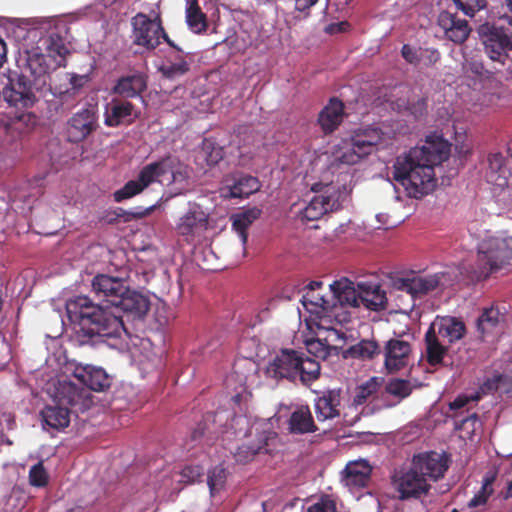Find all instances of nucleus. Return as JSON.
I'll return each mask as SVG.
<instances>
[{"label":"nucleus","instance_id":"nucleus-1","mask_svg":"<svg viewBox=\"0 0 512 512\" xmlns=\"http://www.w3.org/2000/svg\"><path fill=\"white\" fill-rule=\"evenodd\" d=\"M44 52L40 48L27 51L20 65L16 80L3 90L5 100L13 106L30 108L40 99H46L52 91L51 74L66 66L69 50L58 33H51L42 40Z\"/></svg>","mask_w":512,"mask_h":512},{"label":"nucleus","instance_id":"nucleus-2","mask_svg":"<svg viewBox=\"0 0 512 512\" xmlns=\"http://www.w3.org/2000/svg\"><path fill=\"white\" fill-rule=\"evenodd\" d=\"M450 144L441 136L430 135L421 147L399 155L393 164V178L408 196L422 198L436 186L434 168L448 159Z\"/></svg>","mask_w":512,"mask_h":512},{"label":"nucleus","instance_id":"nucleus-3","mask_svg":"<svg viewBox=\"0 0 512 512\" xmlns=\"http://www.w3.org/2000/svg\"><path fill=\"white\" fill-rule=\"evenodd\" d=\"M66 312L80 345L94 344L99 338H117L127 332L124 321L111 308L94 303L88 296H76L66 303Z\"/></svg>","mask_w":512,"mask_h":512},{"label":"nucleus","instance_id":"nucleus-4","mask_svg":"<svg viewBox=\"0 0 512 512\" xmlns=\"http://www.w3.org/2000/svg\"><path fill=\"white\" fill-rule=\"evenodd\" d=\"M321 366L318 361L294 349H281L267 364L265 375L275 381L287 380L309 387L319 379Z\"/></svg>","mask_w":512,"mask_h":512},{"label":"nucleus","instance_id":"nucleus-5","mask_svg":"<svg viewBox=\"0 0 512 512\" xmlns=\"http://www.w3.org/2000/svg\"><path fill=\"white\" fill-rule=\"evenodd\" d=\"M511 260L512 236L505 232L485 235L477 244V279H487Z\"/></svg>","mask_w":512,"mask_h":512},{"label":"nucleus","instance_id":"nucleus-6","mask_svg":"<svg viewBox=\"0 0 512 512\" xmlns=\"http://www.w3.org/2000/svg\"><path fill=\"white\" fill-rule=\"evenodd\" d=\"M132 44L141 48L143 52L154 51L164 40L171 48L183 54L184 51L166 33L160 15L150 18L139 12L131 18Z\"/></svg>","mask_w":512,"mask_h":512},{"label":"nucleus","instance_id":"nucleus-7","mask_svg":"<svg viewBox=\"0 0 512 512\" xmlns=\"http://www.w3.org/2000/svg\"><path fill=\"white\" fill-rule=\"evenodd\" d=\"M507 25L499 22H485L477 28L479 39L487 56L504 65L512 52V19L508 16Z\"/></svg>","mask_w":512,"mask_h":512},{"label":"nucleus","instance_id":"nucleus-8","mask_svg":"<svg viewBox=\"0 0 512 512\" xmlns=\"http://www.w3.org/2000/svg\"><path fill=\"white\" fill-rule=\"evenodd\" d=\"M98 128V109L95 105H86L73 113L66 123L67 140L80 143Z\"/></svg>","mask_w":512,"mask_h":512},{"label":"nucleus","instance_id":"nucleus-9","mask_svg":"<svg viewBox=\"0 0 512 512\" xmlns=\"http://www.w3.org/2000/svg\"><path fill=\"white\" fill-rule=\"evenodd\" d=\"M334 188L331 185L315 183L312 191L322 192L311 198L308 204L301 210L300 216L302 220L316 221L328 212L339 209V197L336 192L330 193Z\"/></svg>","mask_w":512,"mask_h":512},{"label":"nucleus","instance_id":"nucleus-10","mask_svg":"<svg viewBox=\"0 0 512 512\" xmlns=\"http://www.w3.org/2000/svg\"><path fill=\"white\" fill-rule=\"evenodd\" d=\"M54 402L70 406L76 413L85 412L93 404L91 393L83 385L78 386L69 380L58 381Z\"/></svg>","mask_w":512,"mask_h":512},{"label":"nucleus","instance_id":"nucleus-11","mask_svg":"<svg viewBox=\"0 0 512 512\" xmlns=\"http://www.w3.org/2000/svg\"><path fill=\"white\" fill-rule=\"evenodd\" d=\"M92 291L98 298L109 303L113 308L125 293L129 292L126 281L107 274H97L92 280Z\"/></svg>","mask_w":512,"mask_h":512},{"label":"nucleus","instance_id":"nucleus-12","mask_svg":"<svg viewBox=\"0 0 512 512\" xmlns=\"http://www.w3.org/2000/svg\"><path fill=\"white\" fill-rule=\"evenodd\" d=\"M260 188L257 177L239 172L225 177L220 193L224 198L242 199L256 193Z\"/></svg>","mask_w":512,"mask_h":512},{"label":"nucleus","instance_id":"nucleus-13","mask_svg":"<svg viewBox=\"0 0 512 512\" xmlns=\"http://www.w3.org/2000/svg\"><path fill=\"white\" fill-rule=\"evenodd\" d=\"M412 463L428 481L442 478L448 469L447 457L434 451L415 455Z\"/></svg>","mask_w":512,"mask_h":512},{"label":"nucleus","instance_id":"nucleus-14","mask_svg":"<svg viewBox=\"0 0 512 512\" xmlns=\"http://www.w3.org/2000/svg\"><path fill=\"white\" fill-rule=\"evenodd\" d=\"M411 344L408 341L392 338L384 347V365L388 372H396L406 367L411 354Z\"/></svg>","mask_w":512,"mask_h":512},{"label":"nucleus","instance_id":"nucleus-15","mask_svg":"<svg viewBox=\"0 0 512 512\" xmlns=\"http://www.w3.org/2000/svg\"><path fill=\"white\" fill-rule=\"evenodd\" d=\"M323 290L321 281H311L305 286L301 302L310 313L321 314L334 307L333 296L328 297Z\"/></svg>","mask_w":512,"mask_h":512},{"label":"nucleus","instance_id":"nucleus-16","mask_svg":"<svg viewBox=\"0 0 512 512\" xmlns=\"http://www.w3.org/2000/svg\"><path fill=\"white\" fill-rule=\"evenodd\" d=\"M430 489L429 481L415 469L414 464H411L409 470L401 475L398 481V491L401 499H408L411 497L418 498L426 494Z\"/></svg>","mask_w":512,"mask_h":512},{"label":"nucleus","instance_id":"nucleus-17","mask_svg":"<svg viewBox=\"0 0 512 512\" xmlns=\"http://www.w3.org/2000/svg\"><path fill=\"white\" fill-rule=\"evenodd\" d=\"M73 376L90 391H104L110 386V378L104 369L92 365H76Z\"/></svg>","mask_w":512,"mask_h":512},{"label":"nucleus","instance_id":"nucleus-18","mask_svg":"<svg viewBox=\"0 0 512 512\" xmlns=\"http://www.w3.org/2000/svg\"><path fill=\"white\" fill-rule=\"evenodd\" d=\"M506 314L498 306L491 305L482 309L476 320V329L481 338L501 333L505 327Z\"/></svg>","mask_w":512,"mask_h":512},{"label":"nucleus","instance_id":"nucleus-19","mask_svg":"<svg viewBox=\"0 0 512 512\" xmlns=\"http://www.w3.org/2000/svg\"><path fill=\"white\" fill-rule=\"evenodd\" d=\"M208 228V216L199 208L190 209L181 216L176 224L179 235L193 239L200 236Z\"/></svg>","mask_w":512,"mask_h":512},{"label":"nucleus","instance_id":"nucleus-20","mask_svg":"<svg viewBox=\"0 0 512 512\" xmlns=\"http://www.w3.org/2000/svg\"><path fill=\"white\" fill-rule=\"evenodd\" d=\"M438 25L443 29L445 36L456 44L465 42L471 31L466 20L459 19L448 11L439 14Z\"/></svg>","mask_w":512,"mask_h":512},{"label":"nucleus","instance_id":"nucleus-21","mask_svg":"<svg viewBox=\"0 0 512 512\" xmlns=\"http://www.w3.org/2000/svg\"><path fill=\"white\" fill-rule=\"evenodd\" d=\"M341 390L330 389L324 391L315 399L314 408L318 421L323 422L340 416Z\"/></svg>","mask_w":512,"mask_h":512},{"label":"nucleus","instance_id":"nucleus-22","mask_svg":"<svg viewBox=\"0 0 512 512\" xmlns=\"http://www.w3.org/2000/svg\"><path fill=\"white\" fill-rule=\"evenodd\" d=\"M147 89V75L143 72L120 77L112 88V93L124 99L137 98Z\"/></svg>","mask_w":512,"mask_h":512},{"label":"nucleus","instance_id":"nucleus-23","mask_svg":"<svg viewBox=\"0 0 512 512\" xmlns=\"http://www.w3.org/2000/svg\"><path fill=\"white\" fill-rule=\"evenodd\" d=\"M150 308L149 299L143 294L131 290L125 293L114 307L115 310H121L127 317L132 319H142Z\"/></svg>","mask_w":512,"mask_h":512},{"label":"nucleus","instance_id":"nucleus-24","mask_svg":"<svg viewBox=\"0 0 512 512\" xmlns=\"http://www.w3.org/2000/svg\"><path fill=\"white\" fill-rule=\"evenodd\" d=\"M135 106L125 100L112 98L111 102L107 105L105 111L104 123L108 127H118L122 124H131L134 120Z\"/></svg>","mask_w":512,"mask_h":512},{"label":"nucleus","instance_id":"nucleus-25","mask_svg":"<svg viewBox=\"0 0 512 512\" xmlns=\"http://www.w3.org/2000/svg\"><path fill=\"white\" fill-rule=\"evenodd\" d=\"M401 56L413 66L426 68L434 66L441 58V54L436 48L413 47L409 44L402 46Z\"/></svg>","mask_w":512,"mask_h":512},{"label":"nucleus","instance_id":"nucleus-26","mask_svg":"<svg viewBox=\"0 0 512 512\" xmlns=\"http://www.w3.org/2000/svg\"><path fill=\"white\" fill-rule=\"evenodd\" d=\"M509 176L510 169L507 167L504 155L500 152L489 153L485 170L487 182L498 187H505L508 185Z\"/></svg>","mask_w":512,"mask_h":512},{"label":"nucleus","instance_id":"nucleus-27","mask_svg":"<svg viewBox=\"0 0 512 512\" xmlns=\"http://www.w3.org/2000/svg\"><path fill=\"white\" fill-rule=\"evenodd\" d=\"M357 287L360 305L372 311H380L386 308V293L379 284L360 282Z\"/></svg>","mask_w":512,"mask_h":512},{"label":"nucleus","instance_id":"nucleus-28","mask_svg":"<svg viewBox=\"0 0 512 512\" xmlns=\"http://www.w3.org/2000/svg\"><path fill=\"white\" fill-rule=\"evenodd\" d=\"M440 284V275L433 274L425 277L415 276L402 278L396 282L399 290L411 294L413 297L425 295L435 290Z\"/></svg>","mask_w":512,"mask_h":512},{"label":"nucleus","instance_id":"nucleus-29","mask_svg":"<svg viewBox=\"0 0 512 512\" xmlns=\"http://www.w3.org/2000/svg\"><path fill=\"white\" fill-rule=\"evenodd\" d=\"M344 118V104L337 98H331L328 104L320 111L318 124L325 134L334 132Z\"/></svg>","mask_w":512,"mask_h":512},{"label":"nucleus","instance_id":"nucleus-30","mask_svg":"<svg viewBox=\"0 0 512 512\" xmlns=\"http://www.w3.org/2000/svg\"><path fill=\"white\" fill-rule=\"evenodd\" d=\"M349 138L354 142L357 151L366 157L381 143L383 132L377 127L368 126L354 130Z\"/></svg>","mask_w":512,"mask_h":512},{"label":"nucleus","instance_id":"nucleus-31","mask_svg":"<svg viewBox=\"0 0 512 512\" xmlns=\"http://www.w3.org/2000/svg\"><path fill=\"white\" fill-rule=\"evenodd\" d=\"M257 435V441L242 443L237 447L234 452L236 462L241 464L249 463L262 449L269 445L270 440L277 437V434L273 431H262Z\"/></svg>","mask_w":512,"mask_h":512},{"label":"nucleus","instance_id":"nucleus-32","mask_svg":"<svg viewBox=\"0 0 512 512\" xmlns=\"http://www.w3.org/2000/svg\"><path fill=\"white\" fill-rule=\"evenodd\" d=\"M371 467L364 461L347 464L343 471L342 482L350 489H360L370 481Z\"/></svg>","mask_w":512,"mask_h":512},{"label":"nucleus","instance_id":"nucleus-33","mask_svg":"<svg viewBox=\"0 0 512 512\" xmlns=\"http://www.w3.org/2000/svg\"><path fill=\"white\" fill-rule=\"evenodd\" d=\"M61 80L64 81V84H54L50 95L66 101L76 96L88 82V77L85 75L63 73L61 74Z\"/></svg>","mask_w":512,"mask_h":512},{"label":"nucleus","instance_id":"nucleus-34","mask_svg":"<svg viewBox=\"0 0 512 512\" xmlns=\"http://www.w3.org/2000/svg\"><path fill=\"white\" fill-rule=\"evenodd\" d=\"M71 410L67 406L55 402L52 405H46L40 415L44 426L54 430H63L70 423Z\"/></svg>","mask_w":512,"mask_h":512},{"label":"nucleus","instance_id":"nucleus-35","mask_svg":"<svg viewBox=\"0 0 512 512\" xmlns=\"http://www.w3.org/2000/svg\"><path fill=\"white\" fill-rule=\"evenodd\" d=\"M357 150V147L350 138L341 139V141L333 147L331 167L354 165L358 163L365 156Z\"/></svg>","mask_w":512,"mask_h":512},{"label":"nucleus","instance_id":"nucleus-36","mask_svg":"<svg viewBox=\"0 0 512 512\" xmlns=\"http://www.w3.org/2000/svg\"><path fill=\"white\" fill-rule=\"evenodd\" d=\"M36 116L30 112H22L13 117L0 116V134H5L14 139L23 133L30 124H34Z\"/></svg>","mask_w":512,"mask_h":512},{"label":"nucleus","instance_id":"nucleus-37","mask_svg":"<svg viewBox=\"0 0 512 512\" xmlns=\"http://www.w3.org/2000/svg\"><path fill=\"white\" fill-rule=\"evenodd\" d=\"M288 424L290 432L294 434L314 433L318 430L307 405H302L294 410L290 415Z\"/></svg>","mask_w":512,"mask_h":512},{"label":"nucleus","instance_id":"nucleus-38","mask_svg":"<svg viewBox=\"0 0 512 512\" xmlns=\"http://www.w3.org/2000/svg\"><path fill=\"white\" fill-rule=\"evenodd\" d=\"M438 327L437 336L448 343L456 342L462 339L466 333V326L464 322L456 317H443L437 323Z\"/></svg>","mask_w":512,"mask_h":512},{"label":"nucleus","instance_id":"nucleus-39","mask_svg":"<svg viewBox=\"0 0 512 512\" xmlns=\"http://www.w3.org/2000/svg\"><path fill=\"white\" fill-rule=\"evenodd\" d=\"M261 212V209L252 207L231 216L232 227L237 232L243 246L246 245L248 239L247 229L260 217Z\"/></svg>","mask_w":512,"mask_h":512},{"label":"nucleus","instance_id":"nucleus-40","mask_svg":"<svg viewBox=\"0 0 512 512\" xmlns=\"http://www.w3.org/2000/svg\"><path fill=\"white\" fill-rule=\"evenodd\" d=\"M171 161L170 158H161L144 166L137 177L143 189L156 182L159 177L167 174L168 170L171 169Z\"/></svg>","mask_w":512,"mask_h":512},{"label":"nucleus","instance_id":"nucleus-41","mask_svg":"<svg viewBox=\"0 0 512 512\" xmlns=\"http://www.w3.org/2000/svg\"><path fill=\"white\" fill-rule=\"evenodd\" d=\"M425 343L427 362L431 366L440 365L447 353V347L440 342L435 330V324H432L427 330L425 334Z\"/></svg>","mask_w":512,"mask_h":512},{"label":"nucleus","instance_id":"nucleus-42","mask_svg":"<svg viewBox=\"0 0 512 512\" xmlns=\"http://www.w3.org/2000/svg\"><path fill=\"white\" fill-rule=\"evenodd\" d=\"M331 288L333 302H340L341 304H349L353 307H359L358 289L355 290L352 287V282L345 281H334L329 285Z\"/></svg>","mask_w":512,"mask_h":512},{"label":"nucleus","instance_id":"nucleus-43","mask_svg":"<svg viewBox=\"0 0 512 512\" xmlns=\"http://www.w3.org/2000/svg\"><path fill=\"white\" fill-rule=\"evenodd\" d=\"M186 22L194 33H203L207 30V16L202 12L198 0H189L186 7Z\"/></svg>","mask_w":512,"mask_h":512},{"label":"nucleus","instance_id":"nucleus-44","mask_svg":"<svg viewBox=\"0 0 512 512\" xmlns=\"http://www.w3.org/2000/svg\"><path fill=\"white\" fill-rule=\"evenodd\" d=\"M380 353V347L374 340H361L344 352V358L370 360Z\"/></svg>","mask_w":512,"mask_h":512},{"label":"nucleus","instance_id":"nucleus-45","mask_svg":"<svg viewBox=\"0 0 512 512\" xmlns=\"http://www.w3.org/2000/svg\"><path fill=\"white\" fill-rule=\"evenodd\" d=\"M190 70V64L183 55L175 57V61H168L159 67V72L166 79L174 80L187 74Z\"/></svg>","mask_w":512,"mask_h":512},{"label":"nucleus","instance_id":"nucleus-46","mask_svg":"<svg viewBox=\"0 0 512 512\" xmlns=\"http://www.w3.org/2000/svg\"><path fill=\"white\" fill-rule=\"evenodd\" d=\"M448 417L454 421V429L457 431H463L467 435L471 436L476 430V424L479 421L478 414L476 412H470L466 409V414L461 413L448 414Z\"/></svg>","mask_w":512,"mask_h":512},{"label":"nucleus","instance_id":"nucleus-47","mask_svg":"<svg viewBox=\"0 0 512 512\" xmlns=\"http://www.w3.org/2000/svg\"><path fill=\"white\" fill-rule=\"evenodd\" d=\"M455 7L466 16L473 17L477 12L486 8L487 0H451Z\"/></svg>","mask_w":512,"mask_h":512},{"label":"nucleus","instance_id":"nucleus-48","mask_svg":"<svg viewBox=\"0 0 512 512\" xmlns=\"http://www.w3.org/2000/svg\"><path fill=\"white\" fill-rule=\"evenodd\" d=\"M386 391L390 395L396 396L399 399L408 397L412 392L411 384L408 380L394 379L386 385Z\"/></svg>","mask_w":512,"mask_h":512},{"label":"nucleus","instance_id":"nucleus-49","mask_svg":"<svg viewBox=\"0 0 512 512\" xmlns=\"http://www.w3.org/2000/svg\"><path fill=\"white\" fill-rule=\"evenodd\" d=\"M164 158H170L172 160L170 163L171 169L168 170V173L172 176V181L186 183L189 178L188 166L184 165L178 160V158L171 155L165 156Z\"/></svg>","mask_w":512,"mask_h":512},{"label":"nucleus","instance_id":"nucleus-50","mask_svg":"<svg viewBox=\"0 0 512 512\" xmlns=\"http://www.w3.org/2000/svg\"><path fill=\"white\" fill-rule=\"evenodd\" d=\"M227 472L222 466H216L208 473L207 484L211 493H215L221 489L226 481Z\"/></svg>","mask_w":512,"mask_h":512},{"label":"nucleus","instance_id":"nucleus-51","mask_svg":"<svg viewBox=\"0 0 512 512\" xmlns=\"http://www.w3.org/2000/svg\"><path fill=\"white\" fill-rule=\"evenodd\" d=\"M143 190V187L137 179L130 180L121 189L114 192V200L116 202H122L123 200L141 193Z\"/></svg>","mask_w":512,"mask_h":512},{"label":"nucleus","instance_id":"nucleus-52","mask_svg":"<svg viewBox=\"0 0 512 512\" xmlns=\"http://www.w3.org/2000/svg\"><path fill=\"white\" fill-rule=\"evenodd\" d=\"M48 473L42 462H38L30 468L29 483L34 487H44L48 484Z\"/></svg>","mask_w":512,"mask_h":512},{"label":"nucleus","instance_id":"nucleus-53","mask_svg":"<svg viewBox=\"0 0 512 512\" xmlns=\"http://www.w3.org/2000/svg\"><path fill=\"white\" fill-rule=\"evenodd\" d=\"M307 512H337L336 502L331 495L323 494L308 507Z\"/></svg>","mask_w":512,"mask_h":512},{"label":"nucleus","instance_id":"nucleus-54","mask_svg":"<svg viewBox=\"0 0 512 512\" xmlns=\"http://www.w3.org/2000/svg\"><path fill=\"white\" fill-rule=\"evenodd\" d=\"M508 375L496 373L492 377L487 378L480 386L483 394H493L500 390V382L507 381Z\"/></svg>","mask_w":512,"mask_h":512},{"label":"nucleus","instance_id":"nucleus-55","mask_svg":"<svg viewBox=\"0 0 512 512\" xmlns=\"http://www.w3.org/2000/svg\"><path fill=\"white\" fill-rule=\"evenodd\" d=\"M378 388V383L375 379H371L365 384L361 385L358 388V392L354 398V402L356 404H363L369 396L376 393Z\"/></svg>","mask_w":512,"mask_h":512},{"label":"nucleus","instance_id":"nucleus-56","mask_svg":"<svg viewBox=\"0 0 512 512\" xmlns=\"http://www.w3.org/2000/svg\"><path fill=\"white\" fill-rule=\"evenodd\" d=\"M308 351L318 358L325 359L330 354V348L325 345L323 338L318 337L307 342Z\"/></svg>","mask_w":512,"mask_h":512},{"label":"nucleus","instance_id":"nucleus-57","mask_svg":"<svg viewBox=\"0 0 512 512\" xmlns=\"http://www.w3.org/2000/svg\"><path fill=\"white\" fill-rule=\"evenodd\" d=\"M327 336L323 338L325 341V345L328 346L331 349H336L338 347H341L345 342V336L342 332L334 329L329 328L326 330Z\"/></svg>","mask_w":512,"mask_h":512},{"label":"nucleus","instance_id":"nucleus-58","mask_svg":"<svg viewBox=\"0 0 512 512\" xmlns=\"http://www.w3.org/2000/svg\"><path fill=\"white\" fill-rule=\"evenodd\" d=\"M489 485L490 482L487 480L481 487L480 491L477 494H475L474 497L469 501V507L473 508L486 503L489 495L492 492V489L488 490Z\"/></svg>","mask_w":512,"mask_h":512},{"label":"nucleus","instance_id":"nucleus-59","mask_svg":"<svg viewBox=\"0 0 512 512\" xmlns=\"http://www.w3.org/2000/svg\"><path fill=\"white\" fill-rule=\"evenodd\" d=\"M470 402H471V398L464 396V395H460L449 403V410H450L451 414L461 413L462 415H465L466 410L464 408Z\"/></svg>","mask_w":512,"mask_h":512},{"label":"nucleus","instance_id":"nucleus-60","mask_svg":"<svg viewBox=\"0 0 512 512\" xmlns=\"http://www.w3.org/2000/svg\"><path fill=\"white\" fill-rule=\"evenodd\" d=\"M210 145L205 144L204 150H208ZM223 158V150L220 147L211 145L210 152H207L205 160L209 166L216 165Z\"/></svg>","mask_w":512,"mask_h":512},{"label":"nucleus","instance_id":"nucleus-61","mask_svg":"<svg viewBox=\"0 0 512 512\" xmlns=\"http://www.w3.org/2000/svg\"><path fill=\"white\" fill-rule=\"evenodd\" d=\"M202 473L199 466H186L183 468L181 475L187 482H194Z\"/></svg>","mask_w":512,"mask_h":512},{"label":"nucleus","instance_id":"nucleus-62","mask_svg":"<svg viewBox=\"0 0 512 512\" xmlns=\"http://www.w3.org/2000/svg\"><path fill=\"white\" fill-rule=\"evenodd\" d=\"M426 110V100L419 99L417 104L414 106V110L411 111L416 117L422 116Z\"/></svg>","mask_w":512,"mask_h":512},{"label":"nucleus","instance_id":"nucleus-63","mask_svg":"<svg viewBox=\"0 0 512 512\" xmlns=\"http://www.w3.org/2000/svg\"><path fill=\"white\" fill-rule=\"evenodd\" d=\"M7 48L3 39L0 38V68L6 62Z\"/></svg>","mask_w":512,"mask_h":512},{"label":"nucleus","instance_id":"nucleus-64","mask_svg":"<svg viewBox=\"0 0 512 512\" xmlns=\"http://www.w3.org/2000/svg\"><path fill=\"white\" fill-rule=\"evenodd\" d=\"M500 390L505 393L512 391V377L511 376L508 375L507 381L500 382Z\"/></svg>","mask_w":512,"mask_h":512}]
</instances>
